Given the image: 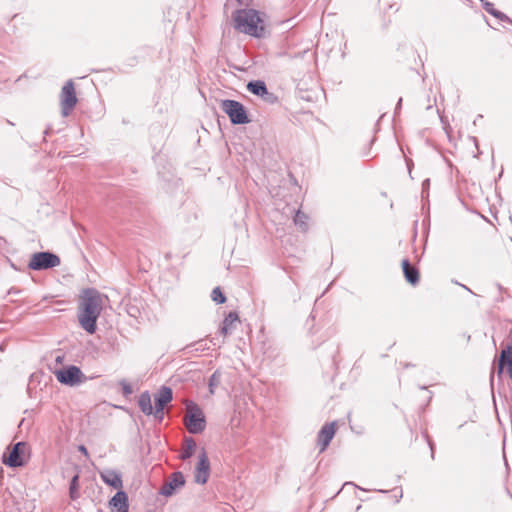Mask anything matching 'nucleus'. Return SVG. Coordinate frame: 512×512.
<instances>
[{"label":"nucleus","mask_w":512,"mask_h":512,"mask_svg":"<svg viewBox=\"0 0 512 512\" xmlns=\"http://www.w3.org/2000/svg\"><path fill=\"white\" fill-rule=\"evenodd\" d=\"M111 509H116L117 512H129L128 511V497L125 492L118 491L109 501Z\"/></svg>","instance_id":"nucleus-14"},{"label":"nucleus","mask_w":512,"mask_h":512,"mask_svg":"<svg viewBox=\"0 0 512 512\" xmlns=\"http://www.w3.org/2000/svg\"><path fill=\"white\" fill-rule=\"evenodd\" d=\"M337 428L338 427L336 421L326 423L322 426L317 436V445L319 446L320 452H323L327 449L331 440L336 434Z\"/></svg>","instance_id":"nucleus-9"},{"label":"nucleus","mask_w":512,"mask_h":512,"mask_svg":"<svg viewBox=\"0 0 512 512\" xmlns=\"http://www.w3.org/2000/svg\"><path fill=\"white\" fill-rule=\"evenodd\" d=\"M79 451L82 452L85 456H88V451L85 446H79Z\"/></svg>","instance_id":"nucleus-24"},{"label":"nucleus","mask_w":512,"mask_h":512,"mask_svg":"<svg viewBox=\"0 0 512 512\" xmlns=\"http://www.w3.org/2000/svg\"><path fill=\"white\" fill-rule=\"evenodd\" d=\"M199 460L195 467L194 478L199 484H205L210 475V463L204 450L199 454Z\"/></svg>","instance_id":"nucleus-10"},{"label":"nucleus","mask_w":512,"mask_h":512,"mask_svg":"<svg viewBox=\"0 0 512 512\" xmlns=\"http://www.w3.org/2000/svg\"><path fill=\"white\" fill-rule=\"evenodd\" d=\"M56 379L65 385L75 386L86 380L85 375L77 366H68L54 372Z\"/></svg>","instance_id":"nucleus-8"},{"label":"nucleus","mask_w":512,"mask_h":512,"mask_svg":"<svg viewBox=\"0 0 512 512\" xmlns=\"http://www.w3.org/2000/svg\"><path fill=\"white\" fill-rule=\"evenodd\" d=\"M185 483L182 473L175 472L171 475L170 480L167 481L161 488L160 492L164 496H170L174 491L183 486Z\"/></svg>","instance_id":"nucleus-13"},{"label":"nucleus","mask_w":512,"mask_h":512,"mask_svg":"<svg viewBox=\"0 0 512 512\" xmlns=\"http://www.w3.org/2000/svg\"><path fill=\"white\" fill-rule=\"evenodd\" d=\"M77 483H78V476H74L72 479V482H71V487H70V494H71L72 498H75Z\"/></svg>","instance_id":"nucleus-23"},{"label":"nucleus","mask_w":512,"mask_h":512,"mask_svg":"<svg viewBox=\"0 0 512 512\" xmlns=\"http://www.w3.org/2000/svg\"><path fill=\"white\" fill-rule=\"evenodd\" d=\"M101 479L109 486L114 489L122 488V479L120 475L112 470H106L101 473Z\"/></svg>","instance_id":"nucleus-17"},{"label":"nucleus","mask_w":512,"mask_h":512,"mask_svg":"<svg viewBox=\"0 0 512 512\" xmlns=\"http://www.w3.org/2000/svg\"><path fill=\"white\" fill-rule=\"evenodd\" d=\"M485 10L489 14L493 15L494 17H496V18H498L500 20L505 18V15L501 11L497 10L492 3H486L485 4Z\"/></svg>","instance_id":"nucleus-22"},{"label":"nucleus","mask_w":512,"mask_h":512,"mask_svg":"<svg viewBox=\"0 0 512 512\" xmlns=\"http://www.w3.org/2000/svg\"><path fill=\"white\" fill-rule=\"evenodd\" d=\"M126 392L130 393L129 387H125Z\"/></svg>","instance_id":"nucleus-25"},{"label":"nucleus","mask_w":512,"mask_h":512,"mask_svg":"<svg viewBox=\"0 0 512 512\" xmlns=\"http://www.w3.org/2000/svg\"><path fill=\"white\" fill-rule=\"evenodd\" d=\"M30 458V446L26 442H18L8 447L2 456V462L9 467L23 466Z\"/></svg>","instance_id":"nucleus-4"},{"label":"nucleus","mask_w":512,"mask_h":512,"mask_svg":"<svg viewBox=\"0 0 512 512\" xmlns=\"http://www.w3.org/2000/svg\"><path fill=\"white\" fill-rule=\"evenodd\" d=\"M211 298L217 304H223L226 301V297L224 296L219 287L213 289L211 293Z\"/></svg>","instance_id":"nucleus-21"},{"label":"nucleus","mask_w":512,"mask_h":512,"mask_svg":"<svg viewBox=\"0 0 512 512\" xmlns=\"http://www.w3.org/2000/svg\"><path fill=\"white\" fill-rule=\"evenodd\" d=\"M103 308L101 294L92 288L84 289L79 296L78 321L80 326L89 334L97 328V319Z\"/></svg>","instance_id":"nucleus-1"},{"label":"nucleus","mask_w":512,"mask_h":512,"mask_svg":"<svg viewBox=\"0 0 512 512\" xmlns=\"http://www.w3.org/2000/svg\"><path fill=\"white\" fill-rule=\"evenodd\" d=\"M402 269L405 279L412 285H416L419 282L420 274L416 267L412 266L409 260L404 259L402 261Z\"/></svg>","instance_id":"nucleus-16"},{"label":"nucleus","mask_w":512,"mask_h":512,"mask_svg":"<svg viewBox=\"0 0 512 512\" xmlns=\"http://www.w3.org/2000/svg\"><path fill=\"white\" fill-rule=\"evenodd\" d=\"M155 400V417L162 419L163 418V409L165 405L171 402L172 400V390L168 387H162L160 391L154 396Z\"/></svg>","instance_id":"nucleus-11"},{"label":"nucleus","mask_w":512,"mask_h":512,"mask_svg":"<svg viewBox=\"0 0 512 512\" xmlns=\"http://www.w3.org/2000/svg\"><path fill=\"white\" fill-rule=\"evenodd\" d=\"M195 448H196V443H195L194 439L190 438V437L185 438L184 446H183V450L181 452L180 458L183 460L190 458L193 455Z\"/></svg>","instance_id":"nucleus-19"},{"label":"nucleus","mask_w":512,"mask_h":512,"mask_svg":"<svg viewBox=\"0 0 512 512\" xmlns=\"http://www.w3.org/2000/svg\"><path fill=\"white\" fill-rule=\"evenodd\" d=\"M234 28L252 37L260 38L265 34V24L261 13L254 9H239L232 14Z\"/></svg>","instance_id":"nucleus-2"},{"label":"nucleus","mask_w":512,"mask_h":512,"mask_svg":"<svg viewBox=\"0 0 512 512\" xmlns=\"http://www.w3.org/2000/svg\"><path fill=\"white\" fill-rule=\"evenodd\" d=\"M184 425L191 434L202 433L206 428V418L202 409L193 402L186 403Z\"/></svg>","instance_id":"nucleus-3"},{"label":"nucleus","mask_w":512,"mask_h":512,"mask_svg":"<svg viewBox=\"0 0 512 512\" xmlns=\"http://www.w3.org/2000/svg\"><path fill=\"white\" fill-rule=\"evenodd\" d=\"M509 336L511 338V344L503 349L498 361V374L500 375L504 369L508 376L512 379V330H510Z\"/></svg>","instance_id":"nucleus-12"},{"label":"nucleus","mask_w":512,"mask_h":512,"mask_svg":"<svg viewBox=\"0 0 512 512\" xmlns=\"http://www.w3.org/2000/svg\"><path fill=\"white\" fill-rule=\"evenodd\" d=\"M138 404L141 411L146 415H152L155 412V407L152 406L151 396L148 392L140 394Z\"/></svg>","instance_id":"nucleus-18"},{"label":"nucleus","mask_w":512,"mask_h":512,"mask_svg":"<svg viewBox=\"0 0 512 512\" xmlns=\"http://www.w3.org/2000/svg\"><path fill=\"white\" fill-rule=\"evenodd\" d=\"M239 316L236 312H230L223 320L220 332L226 337L231 334L239 324Z\"/></svg>","instance_id":"nucleus-15"},{"label":"nucleus","mask_w":512,"mask_h":512,"mask_svg":"<svg viewBox=\"0 0 512 512\" xmlns=\"http://www.w3.org/2000/svg\"><path fill=\"white\" fill-rule=\"evenodd\" d=\"M221 109L229 116L234 124H245L249 122L244 106L234 100H223L221 102Z\"/></svg>","instance_id":"nucleus-6"},{"label":"nucleus","mask_w":512,"mask_h":512,"mask_svg":"<svg viewBox=\"0 0 512 512\" xmlns=\"http://www.w3.org/2000/svg\"><path fill=\"white\" fill-rule=\"evenodd\" d=\"M60 264V258L50 252H38L31 256L28 267L31 270H44L56 267Z\"/></svg>","instance_id":"nucleus-7"},{"label":"nucleus","mask_w":512,"mask_h":512,"mask_svg":"<svg viewBox=\"0 0 512 512\" xmlns=\"http://www.w3.org/2000/svg\"><path fill=\"white\" fill-rule=\"evenodd\" d=\"M247 89L251 93H253L255 95H258V96H264V95H266L268 93L266 85L262 81L249 82L248 85H247Z\"/></svg>","instance_id":"nucleus-20"},{"label":"nucleus","mask_w":512,"mask_h":512,"mask_svg":"<svg viewBox=\"0 0 512 512\" xmlns=\"http://www.w3.org/2000/svg\"><path fill=\"white\" fill-rule=\"evenodd\" d=\"M59 98L61 113L64 117H67L71 114L78 102L75 84L72 80L67 81L62 87Z\"/></svg>","instance_id":"nucleus-5"}]
</instances>
